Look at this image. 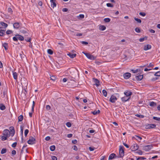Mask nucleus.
<instances>
[{
	"label": "nucleus",
	"mask_w": 160,
	"mask_h": 160,
	"mask_svg": "<svg viewBox=\"0 0 160 160\" xmlns=\"http://www.w3.org/2000/svg\"><path fill=\"white\" fill-rule=\"evenodd\" d=\"M13 40L15 41H17L18 39L20 41H23L24 39V37L22 36L19 34H16L15 36L13 38Z\"/></svg>",
	"instance_id": "obj_1"
},
{
	"label": "nucleus",
	"mask_w": 160,
	"mask_h": 160,
	"mask_svg": "<svg viewBox=\"0 0 160 160\" xmlns=\"http://www.w3.org/2000/svg\"><path fill=\"white\" fill-rule=\"evenodd\" d=\"M124 147L122 146H119V154L120 155V157L121 158L123 157L124 156Z\"/></svg>",
	"instance_id": "obj_2"
},
{
	"label": "nucleus",
	"mask_w": 160,
	"mask_h": 160,
	"mask_svg": "<svg viewBox=\"0 0 160 160\" xmlns=\"http://www.w3.org/2000/svg\"><path fill=\"white\" fill-rule=\"evenodd\" d=\"M153 148L152 145H148L142 146V149L146 151H148Z\"/></svg>",
	"instance_id": "obj_3"
},
{
	"label": "nucleus",
	"mask_w": 160,
	"mask_h": 160,
	"mask_svg": "<svg viewBox=\"0 0 160 160\" xmlns=\"http://www.w3.org/2000/svg\"><path fill=\"white\" fill-rule=\"evenodd\" d=\"M35 139L32 137L29 138V140L28 141V143L29 144H33L35 143Z\"/></svg>",
	"instance_id": "obj_4"
},
{
	"label": "nucleus",
	"mask_w": 160,
	"mask_h": 160,
	"mask_svg": "<svg viewBox=\"0 0 160 160\" xmlns=\"http://www.w3.org/2000/svg\"><path fill=\"white\" fill-rule=\"evenodd\" d=\"M83 53L88 58L90 59L93 60L96 59V57H94L93 56L91 55L89 53H85L83 52Z\"/></svg>",
	"instance_id": "obj_5"
},
{
	"label": "nucleus",
	"mask_w": 160,
	"mask_h": 160,
	"mask_svg": "<svg viewBox=\"0 0 160 160\" xmlns=\"http://www.w3.org/2000/svg\"><path fill=\"white\" fill-rule=\"evenodd\" d=\"M50 110V106L49 105H47L46 106V109L45 110L46 116L48 118L49 116V110Z\"/></svg>",
	"instance_id": "obj_6"
},
{
	"label": "nucleus",
	"mask_w": 160,
	"mask_h": 160,
	"mask_svg": "<svg viewBox=\"0 0 160 160\" xmlns=\"http://www.w3.org/2000/svg\"><path fill=\"white\" fill-rule=\"evenodd\" d=\"M22 24L19 22H15L13 24V28L16 29H18L21 26Z\"/></svg>",
	"instance_id": "obj_7"
},
{
	"label": "nucleus",
	"mask_w": 160,
	"mask_h": 160,
	"mask_svg": "<svg viewBox=\"0 0 160 160\" xmlns=\"http://www.w3.org/2000/svg\"><path fill=\"white\" fill-rule=\"evenodd\" d=\"M146 128L147 129L150 128H156V125L153 124H148L146 126Z\"/></svg>",
	"instance_id": "obj_8"
},
{
	"label": "nucleus",
	"mask_w": 160,
	"mask_h": 160,
	"mask_svg": "<svg viewBox=\"0 0 160 160\" xmlns=\"http://www.w3.org/2000/svg\"><path fill=\"white\" fill-rule=\"evenodd\" d=\"M117 100V98L114 95H112L111 96L109 101L110 102H112V103H114L115 102V101Z\"/></svg>",
	"instance_id": "obj_9"
},
{
	"label": "nucleus",
	"mask_w": 160,
	"mask_h": 160,
	"mask_svg": "<svg viewBox=\"0 0 160 160\" xmlns=\"http://www.w3.org/2000/svg\"><path fill=\"white\" fill-rule=\"evenodd\" d=\"M3 135L8 138L10 136V132L8 129H5L3 131Z\"/></svg>",
	"instance_id": "obj_10"
},
{
	"label": "nucleus",
	"mask_w": 160,
	"mask_h": 160,
	"mask_svg": "<svg viewBox=\"0 0 160 160\" xmlns=\"http://www.w3.org/2000/svg\"><path fill=\"white\" fill-rule=\"evenodd\" d=\"M124 78L125 79H128L131 76V74L129 72H126L123 75Z\"/></svg>",
	"instance_id": "obj_11"
},
{
	"label": "nucleus",
	"mask_w": 160,
	"mask_h": 160,
	"mask_svg": "<svg viewBox=\"0 0 160 160\" xmlns=\"http://www.w3.org/2000/svg\"><path fill=\"white\" fill-rule=\"evenodd\" d=\"M138 146L137 144H135L131 147L132 150L133 151H135L138 150Z\"/></svg>",
	"instance_id": "obj_12"
},
{
	"label": "nucleus",
	"mask_w": 160,
	"mask_h": 160,
	"mask_svg": "<svg viewBox=\"0 0 160 160\" xmlns=\"http://www.w3.org/2000/svg\"><path fill=\"white\" fill-rule=\"evenodd\" d=\"M135 78L138 81H140L143 78V75H139L138 76L135 75Z\"/></svg>",
	"instance_id": "obj_13"
},
{
	"label": "nucleus",
	"mask_w": 160,
	"mask_h": 160,
	"mask_svg": "<svg viewBox=\"0 0 160 160\" xmlns=\"http://www.w3.org/2000/svg\"><path fill=\"white\" fill-rule=\"evenodd\" d=\"M56 0H51V6L53 8H54V7L56 6Z\"/></svg>",
	"instance_id": "obj_14"
},
{
	"label": "nucleus",
	"mask_w": 160,
	"mask_h": 160,
	"mask_svg": "<svg viewBox=\"0 0 160 160\" xmlns=\"http://www.w3.org/2000/svg\"><path fill=\"white\" fill-rule=\"evenodd\" d=\"M117 156L114 153H112L109 156L108 158L109 160H111L113 159L114 158H116Z\"/></svg>",
	"instance_id": "obj_15"
},
{
	"label": "nucleus",
	"mask_w": 160,
	"mask_h": 160,
	"mask_svg": "<svg viewBox=\"0 0 160 160\" xmlns=\"http://www.w3.org/2000/svg\"><path fill=\"white\" fill-rule=\"evenodd\" d=\"M11 132V136H13L15 134V131L14 129V128L13 127L11 126L9 128Z\"/></svg>",
	"instance_id": "obj_16"
},
{
	"label": "nucleus",
	"mask_w": 160,
	"mask_h": 160,
	"mask_svg": "<svg viewBox=\"0 0 160 160\" xmlns=\"http://www.w3.org/2000/svg\"><path fill=\"white\" fill-rule=\"evenodd\" d=\"M93 80H94V82L95 83L94 84L97 87L99 86V83L100 82L99 80L98 79L95 78H93Z\"/></svg>",
	"instance_id": "obj_17"
},
{
	"label": "nucleus",
	"mask_w": 160,
	"mask_h": 160,
	"mask_svg": "<svg viewBox=\"0 0 160 160\" xmlns=\"http://www.w3.org/2000/svg\"><path fill=\"white\" fill-rule=\"evenodd\" d=\"M2 28V27H0V36H3L5 35V32L4 30H2L1 29V28Z\"/></svg>",
	"instance_id": "obj_18"
},
{
	"label": "nucleus",
	"mask_w": 160,
	"mask_h": 160,
	"mask_svg": "<svg viewBox=\"0 0 160 160\" xmlns=\"http://www.w3.org/2000/svg\"><path fill=\"white\" fill-rule=\"evenodd\" d=\"M151 48V46L150 44H148L144 46V50L146 51L150 49Z\"/></svg>",
	"instance_id": "obj_19"
},
{
	"label": "nucleus",
	"mask_w": 160,
	"mask_h": 160,
	"mask_svg": "<svg viewBox=\"0 0 160 160\" xmlns=\"http://www.w3.org/2000/svg\"><path fill=\"white\" fill-rule=\"evenodd\" d=\"M124 94L127 96H130L132 95V93L131 92L128 91L127 92H125Z\"/></svg>",
	"instance_id": "obj_20"
},
{
	"label": "nucleus",
	"mask_w": 160,
	"mask_h": 160,
	"mask_svg": "<svg viewBox=\"0 0 160 160\" xmlns=\"http://www.w3.org/2000/svg\"><path fill=\"white\" fill-rule=\"evenodd\" d=\"M71 58H73L75 57L76 56V54H72L71 53H69L67 54Z\"/></svg>",
	"instance_id": "obj_21"
},
{
	"label": "nucleus",
	"mask_w": 160,
	"mask_h": 160,
	"mask_svg": "<svg viewBox=\"0 0 160 160\" xmlns=\"http://www.w3.org/2000/svg\"><path fill=\"white\" fill-rule=\"evenodd\" d=\"M130 98H128L127 97H124L121 98L122 100V101L126 102L128 101Z\"/></svg>",
	"instance_id": "obj_22"
},
{
	"label": "nucleus",
	"mask_w": 160,
	"mask_h": 160,
	"mask_svg": "<svg viewBox=\"0 0 160 160\" xmlns=\"http://www.w3.org/2000/svg\"><path fill=\"white\" fill-rule=\"evenodd\" d=\"M0 24L2 26H3L4 28H6L8 26V25L4 22H0Z\"/></svg>",
	"instance_id": "obj_23"
},
{
	"label": "nucleus",
	"mask_w": 160,
	"mask_h": 160,
	"mask_svg": "<svg viewBox=\"0 0 160 160\" xmlns=\"http://www.w3.org/2000/svg\"><path fill=\"white\" fill-rule=\"evenodd\" d=\"M20 129H21V134L22 136V142H23V127L22 126H20Z\"/></svg>",
	"instance_id": "obj_24"
},
{
	"label": "nucleus",
	"mask_w": 160,
	"mask_h": 160,
	"mask_svg": "<svg viewBox=\"0 0 160 160\" xmlns=\"http://www.w3.org/2000/svg\"><path fill=\"white\" fill-rule=\"evenodd\" d=\"M106 29V27L104 25H100L99 27V29L101 31H104Z\"/></svg>",
	"instance_id": "obj_25"
},
{
	"label": "nucleus",
	"mask_w": 160,
	"mask_h": 160,
	"mask_svg": "<svg viewBox=\"0 0 160 160\" xmlns=\"http://www.w3.org/2000/svg\"><path fill=\"white\" fill-rule=\"evenodd\" d=\"M13 76L15 80H17L18 78V74L16 72H13Z\"/></svg>",
	"instance_id": "obj_26"
},
{
	"label": "nucleus",
	"mask_w": 160,
	"mask_h": 160,
	"mask_svg": "<svg viewBox=\"0 0 160 160\" xmlns=\"http://www.w3.org/2000/svg\"><path fill=\"white\" fill-rule=\"evenodd\" d=\"M6 109L5 106L3 104H0V109L2 110H4Z\"/></svg>",
	"instance_id": "obj_27"
},
{
	"label": "nucleus",
	"mask_w": 160,
	"mask_h": 160,
	"mask_svg": "<svg viewBox=\"0 0 160 160\" xmlns=\"http://www.w3.org/2000/svg\"><path fill=\"white\" fill-rule=\"evenodd\" d=\"M149 105L151 107H153L157 106V103L153 102H150L149 103Z\"/></svg>",
	"instance_id": "obj_28"
},
{
	"label": "nucleus",
	"mask_w": 160,
	"mask_h": 160,
	"mask_svg": "<svg viewBox=\"0 0 160 160\" xmlns=\"http://www.w3.org/2000/svg\"><path fill=\"white\" fill-rule=\"evenodd\" d=\"M23 115H20L18 117V122H21L23 119Z\"/></svg>",
	"instance_id": "obj_29"
},
{
	"label": "nucleus",
	"mask_w": 160,
	"mask_h": 160,
	"mask_svg": "<svg viewBox=\"0 0 160 160\" xmlns=\"http://www.w3.org/2000/svg\"><path fill=\"white\" fill-rule=\"evenodd\" d=\"M56 80V78L54 75H52L51 76V80H52L53 82H55Z\"/></svg>",
	"instance_id": "obj_30"
},
{
	"label": "nucleus",
	"mask_w": 160,
	"mask_h": 160,
	"mask_svg": "<svg viewBox=\"0 0 160 160\" xmlns=\"http://www.w3.org/2000/svg\"><path fill=\"white\" fill-rule=\"evenodd\" d=\"M7 149L5 148H3L2 149L1 151V154H3L7 152Z\"/></svg>",
	"instance_id": "obj_31"
},
{
	"label": "nucleus",
	"mask_w": 160,
	"mask_h": 160,
	"mask_svg": "<svg viewBox=\"0 0 160 160\" xmlns=\"http://www.w3.org/2000/svg\"><path fill=\"white\" fill-rule=\"evenodd\" d=\"M147 37L146 36H145L144 37H143V38H140L139 39V41L140 42H142L143 41H144V40L145 39V40L147 39Z\"/></svg>",
	"instance_id": "obj_32"
},
{
	"label": "nucleus",
	"mask_w": 160,
	"mask_h": 160,
	"mask_svg": "<svg viewBox=\"0 0 160 160\" xmlns=\"http://www.w3.org/2000/svg\"><path fill=\"white\" fill-rule=\"evenodd\" d=\"M56 148V147L55 145H53L51 146V151H54Z\"/></svg>",
	"instance_id": "obj_33"
},
{
	"label": "nucleus",
	"mask_w": 160,
	"mask_h": 160,
	"mask_svg": "<svg viewBox=\"0 0 160 160\" xmlns=\"http://www.w3.org/2000/svg\"><path fill=\"white\" fill-rule=\"evenodd\" d=\"M102 92L104 96H105V97L107 96V92L105 90V89L103 90L102 91Z\"/></svg>",
	"instance_id": "obj_34"
},
{
	"label": "nucleus",
	"mask_w": 160,
	"mask_h": 160,
	"mask_svg": "<svg viewBox=\"0 0 160 160\" xmlns=\"http://www.w3.org/2000/svg\"><path fill=\"white\" fill-rule=\"evenodd\" d=\"M134 20H136L139 23H141L142 22V21L140 19H138V18H137L135 17L134 18Z\"/></svg>",
	"instance_id": "obj_35"
},
{
	"label": "nucleus",
	"mask_w": 160,
	"mask_h": 160,
	"mask_svg": "<svg viewBox=\"0 0 160 160\" xmlns=\"http://www.w3.org/2000/svg\"><path fill=\"white\" fill-rule=\"evenodd\" d=\"M8 46V44L7 43H3L2 45V46L6 50H7L8 49V48H7Z\"/></svg>",
	"instance_id": "obj_36"
},
{
	"label": "nucleus",
	"mask_w": 160,
	"mask_h": 160,
	"mask_svg": "<svg viewBox=\"0 0 160 160\" xmlns=\"http://www.w3.org/2000/svg\"><path fill=\"white\" fill-rule=\"evenodd\" d=\"M111 19L109 18H105L104 19V21L106 22H110Z\"/></svg>",
	"instance_id": "obj_37"
},
{
	"label": "nucleus",
	"mask_w": 160,
	"mask_h": 160,
	"mask_svg": "<svg viewBox=\"0 0 160 160\" xmlns=\"http://www.w3.org/2000/svg\"><path fill=\"white\" fill-rule=\"evenodd\" d=\"M8 137L4 135L1 137V139L2 141H5L7 139Z\"/></svg>",
	"instance_id": "obj_38"
},
{
	"label": "nucleus",
	"mask_w": 160,
	"mask_h": 160,
	"mask_svg": "<svg viewBox=\"0 0 160 160\" xmlns=\"http://www.w3.org/2000/svg\"><path fill=\"white\" fill-rule=\"evenodd\" d=\"M20 56L22 60H23V59H25L26 58L25 56L23 54H22L20 53Z\"/></svg>",
	"instance_id": "obj_39"
},
{
	"label": "nucleus",
	"mask_w": 160,
	"mask_h": 160,
	"mask_svg": "<svg viewBox=\"0 0 160 160\" xmlns=\"http://www.w3.org/2000/svg\"><path fill=\"white\" fill-rule=\"evenodd\" d=\"M154 75L156 76L160 77V71H158L156 72L154 74Z\"/></svg>",
	"instance_id": "obj_40"
},
{
	"label": "nucleus",
	"mask_w": 160,
	"mask_h": 160,
	"mask_svg": "<svg viewBox=\"0 0 160 160\" xmlns=\"http://www.w3.org/2000/svg\"><path fill=\"white\" fill-rule=\"evenodd\" d=\"M153 119L160 122V118L155 117H153Z\"/></svg>",
	"instance_id": "obj_41"
},
{
	"label": "nucleus",
	"mask_w": 160,
	"mask_h": 160,
	"mask_svg": "<svg viewBox=\"0 0 160 160\" xmlns=\"http://www.w3.org/2000/svg\"><path fill=\"white\" fill-rule=\"evenodd\" d=\"M135 30L136 32L138 33L140 32L141 31L140 29L139 28H136L135 29Z\"/></svg>",
	"instance_id": "obj_42"
},
{
	"label": "nucleus",
	"mask_w": 160,
	"mask_h": 160,
	"mask_svg": "<svg viewBox=\"0 0 160 160\" xmlns=\"http://www.w3.org/2000/svg\"><path fill=\"white\" fill-rule=\"evenodd\" d=\"M136 153H138V154L140 155H142V152L141 150H138V151H136L135 152Z\"/></svg>",
	"instance_id": "obj_43"
},
{
	"label": "nucleus",
	"mask_w": 160,
	"mask_h": 160,
	"mask_svg": "<svg viewBox=\"0 0 160 160\" xmlns=\"http://www.w3.org/2000/svg\"><path fill=\"white\" fill-rule=\"evenodd\" d=\"M32 112H33L34 111V108L35 105V102L34 101H33L32 102Z\"/></svg>",
	"instance_id": "obj_44"
},
{
	"label": "nucleus",
	"mask_w": 160,
	"mask_h": 160,
	"mask_svg": "<svg viewBox=\"0 0 160 160\" xmlns=\"http://www.w3.org/2000/svg\"><path fill=\"white\" fill-rule=\"evenodd\" d=\"M135 116L137 117H138L141 118H143L144 117V116L143 115H139L138 114H137L135 115Z\"/></svg>",
	"instance_id": "obj_45"
},
{
	"label": "nucleus",
	"mask_w": 160,
	"mask_h": 160,
	"mask_svg": "<svg viewBox=\"0 0 160 160\" xmlns=\"http://www.w3.org/2000/svg\"><path fill=\"white\" fill-rule=\"evenodd\" d=\"M28 132H29L28 130L27 129H26L25 130L24 134H25V136L26 137L27 136V134H28Z\"/></svg>",
	"instance_id": "obj_46"
},
{
	"label": "nucleus",
	"mask_w": 160,
	"mask_h": 160,
	"mask_svg": "<svg viewBox=\"0 0 160 160\" xmlns=\"http://www.w3.org/2000/svg\"><path fill=\"white\" fill-rule=\"evenodd\" d=\"M66 126L68 128H70L71 126V123L69 122H67L66 124Z\"/></svg>",
	"instance_id": "obj_47"
},
{
	"label": "nucleus",
	"mask_w": 160,
	"mask_h": 160,
	"mask_svg": "<svg viewBox=\"0 0 160 160\" xmlns=\"http://www.w3.org/2000/svg\"><path fill=\"white\" fill-rule=\"evenodd\" d=\"M8 12L11 14H12L13 11L11 8H8Z\"/></svg>",
	"instance_id": "obj_48"
},
{
	"label": "nucleus",
	"mask_w": 160,
	"mask_h": 160,
	"mask_svg": "<svg viewBox=\"0 0 160 160\" xmlns=\"http://www.w3.org/2000/svg\"><path fill=\"white\" fill-rule=\"evenodd\" d=\"M145 159H146V158L144 157H139L137 159V160H143Z\"/></svg>",
	"instance_id": "obj_49"
},
{
	"label": "nucleus",
	"mask_w": 160,
	"mask_h": 160,
	"mask_svg": "<svg viewBox=\"0 0 160 160\" xmlns=\"http://www.w3.org/2000/svg\"><path fill=\"white\" fill-rule=\"evenodd\" d=\"M139 14L140 15H141L143 17L145 16L146 15L145 13L143 12H139Z\"/></svg>",
	"instance_id": "obj_50"
},
{
	"label": "nucleus",
	"mask_w": 160,
	"mask_h": 160,
	"mask_svg": "<svg viewBox=\"0 0 160 160\" xmlns=\"http://www.w3.org/2000/svg\"><path fill=\"white\" fill-rule=\"evenodd\" d=\"M107 6L109 7H112L113 6V5L111 3H107Z\"/></svg>",
	"instance_id": "obj_51"
},
{
	"label": "nucleus",
	"mask_w": 160,
	"mask_h": 160,
	"mask_svg": "<svg viewBox=\"0 0 160 160\" xmlns=\"http://www.w3.org/2000/svg\"><path fill=\"white\" fill-rule=\"evenodd\" d=\"M154 66V65L152 63H150L149 65L147 66L148 68H153Z\"/></svg>",
	"instance_id": "obj_52"
},
{
	"label": "nucleus",
	"mask_w": 160,
	"mask_h": 160,
	"mask_svg": "<svg viewBox=\"0 0 160 160\" xmlns=\"http://www.w3.org/2000/svg\"><path fill=\"white\" fill-rule=\"evenodd\" d=\"M12 33V31L10 30H8L7 31L6 33L8 35L10 34H11V33Z\"/></svg>",
	"instance_id": "obj_53"
},
{
	"label": "nucleus",
	"mask_w": 160,
	"mask_h": 160,
	"mask_svg": "<svg viewBox=\"0 0 160 160\" xmlns=\"http://www.w3.org/2000/svg\"><path fill=\"white\" fill-rule=\"evenodd\" d=\"M51 158L52 160H57V158L55 156H52Z\"/></svg>",
	"instance_id": "obj_54"
},
{
	"label": "nucleus",
	"mask_w": 160,
	"mask_h": 160,
	"mask_svg": "<svg viewBox=\"0 0 160 160\" xmlns=\"http://www.w3.org/2000/svg\"><path fill=\"white\" fill-rule=\"evenodd\" d=\"M131 71L133 73H136L138 72V69H137L135 70H134L133 69H132Z\"/></svg>",
	"instance_id": "obj_55"
},
{
	"label": "nucleus",
	"mask_w": 160,
	"mask_h": 160,
	"mask_svg": "<svg viewBox=\"0 0 160 160\" xmlns=\"http://www.w3.org/2000/svg\"><path fill=\"white\" fill-rule=\"evenodd\" d=\"M17 144V142H15L13 143L12 145V147L13 148H15Z\"/></svg>",
	"instance_id": "obj_56"
},
{
	"label": "nucleus",
	"mask_w": 160,
	"mask_h": 160,
	"mask_svg": "<svg viewBox=\"0 0 160 160\" xmlns=\"http://www.w3.org/2000/svg\"><path fill=\"white\" fill-rule=\"evenodd\" d=\"M81 43L83 44L87 45L88 44V42L85 41H81Z\"/></svg>",
	"instance_id": "obj_57"
},
{
	"label": "nucleus",
	"mask_w": 160,
	"mask_h": 160,
	"mask_svg": "<svg viewBox=\"0 0 160 160\" xmlns=\"http://www.w3.org/2000/svg\"><path fill=\"white\" fill-rule=\"evenodd\" d=\"M73 149L76 151H77L78 150V148L77 147L75 146L74 145L73 147Z\"/></svg>",
	"instance_id": "obj_58"
},
{
	"label": "nucleus",
	"mask_w": 160,
	"mask_h": 160,
	"mask_svg": "<svg viewBox=\"0 0 160 160\" xmlns=\"http://www.w3.org/2000/svg\"><path fill=\"white\" fill-rule=\"evenodd\" d=\"M31 39L30 38H25V40L27 42H30Z\"/></svg>",
	"instance_id": "obj_59"
},
{
	"label": "nucleus",
	"mask_w": 160,
	"mask_h": 160,
	"mask_svg": "<svg viewBox=\"0 0 160 160\" xmlns=\"http://www.w3.org/2000/svg\"><path fill=\"white\" fill-rule=\"evenodd\" d=\"M45 139L46 141H49L50 140V136H47L45 138Z\"/></svg>",
	"instance_id": "obj_60"
},
{
	"label": "nucleus",
	"mask_w": 160,
	"mask_h": 160,
	"mask_svg": "<svg viewBox=\"0 0 160 160\" xmlns=\"http://www.w3.org/2000/svg\"><path fill=\"white\" fill-rule=\"evenodd\" d=\"M94 148L93 147H89V150L91 151H93L94 150Z\"/></svg>",
	"instance_id": "obj_61"
},
{
	"label": "nucleus",
	"mask_w": 160,
	"mask_h": 160,
	"mask_svg": "<svg viewBox=\"0 0 160 160\" xmlns=\"http://www.w3.org/2000/svg\"><path fill=\"white\" fill-rule=\"evenodd\" d=\"M123 145L126 147L127 148H129V146L128 145V144H126L125 143L123 142Z\"/></svg>",
	"instance_id": "obj_62"
},
{
	"label": "nucleus",
	"mask_w": 160,
	"mask_h": 160,
	"mask_svg": "<svg viewBox=\"0 0 160 160\" xmlns=\"http://www.w3.org/2000/svg\"><path fill=\"white\" fill-rule=\"evenodd\" d=\"M149 31L150 32L152 33H154L155 32V31L152 29H149Z\"/></svg>",
	"instance_id": "obj_63"
},
{
	"label": "nucleus",
	"mask_w": 160,
	"mask_h": 160,
	"mask_svg": "<svg viewBox=\"0 0 160 160\" xmlns=\"http://www.w3.org/2000/svg\"><path fill=\"white\" fill-rule=\"evenodd\" d=\"M20 31L22 33H23L24 34H25L27 32L26 31L24 30H21Z\"/></svg>",
	"instance_id": "obj_64"
}]
</instances>
